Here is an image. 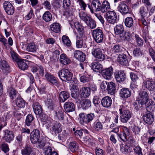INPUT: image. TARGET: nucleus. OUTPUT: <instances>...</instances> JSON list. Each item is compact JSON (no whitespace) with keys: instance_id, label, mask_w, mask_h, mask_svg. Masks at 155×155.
I'll use <instances>...</instances> for the list:
<instances>
[{"instance_id":"13","label":"nucleus","mask_w":155,"mask_h":155,"mask_svg":"<svg viewBox=\"0 0 155 155\" xmlns=\"http://www.w3.org/2000/svg\"><path fill=\"white\" fill-rule=\"evenodd\" d=\"M112 101L111 98L108 96L104 97L101 100L102 106L106 108L110 107L112 104Z\"/></svg>"},{"instance_id":"27","label":"nucleus","mask_w":155,"mask_h":155,"mask_svg":"<svg viewBox=\"0 0 155 155\" xmlns=\"http://www.w3.org/2000/svg\"><path fill=\"white\" fill-rule=\"evenodd\" d=\"M110 8V3L106 0L104 1L101 4V11L102 13L107 12Z\"/></svg>"},{"instance_id":"24","label":"nucleus","mask_w":155,"mask_h":155,"mask_svg":"<svg viewBox=\"0 0 155 155\" xmlns=\"http://www.w3.org/2000/svg\"><path fill=\"white\" fill-rule=\"evenodd\" d=\"M101 3L99 0H93L91 2V5L93 8L94 11H101Z\"/></svg>"},{"instance_id":"51","label":"nucleus","mask_w":155,"mask_h":155,"mask_svg":"<svg viewBox=\"0 0 155 155\" xmlns=\"http://www.w3.org/2000/svg\"><path fill=\"white\" fill-rule=\"evenodd\" d=\"M37 143L38 144V146L39 148L41 149L44 148V147L45 146V147L48 146H47L48 143H47L46 140L45 138L39 140Z\"/></svg>"},{"instance_id":"31","label":"nucleus","mask_w":155,"mask_h":155,"mask_svg":"<svg viewBox=\"0 0 155 155\" xmlns=\"http://www.w3.org/2000/svg\"><path fill=\"white\" fill-rule=\"evenodd\" d=\"M61 25L59 23L56 22L54 23L50 26V28L53 32L58 33L61 31Z\"/></svg>"},{"instance_id":"50","label":"nucleus","mask_w":155,"mask_h":155,"mask_svg":"<svg viewBox=\"0 0 155 155\" xmlns=\"http://www.w3.org/2000/svg\"><path fill=\"white\" fill-rule=\"evenodd\" d=\"M34 119V117L31 114H28L26 117L25 121V124L27 126H30L31 125Z\"/></svg>"},{"instance_id":"42","label":"nucleus","mask_w":155,"mask_h":155,"mask_svg":"<svg viewBox=\"0 0 155 155\" xmlns=\"http://www.w3.org/2000/svg\"><path fill=\"white\" fill-rule=\"evenodd\" d=\"M81 94L85 97H88L90 94V89L89 87H82L81 90Z\"/></svg>"},{"instance_id":"12","label":"nucleus","mask_w":155,"mask_h":155,"mask_svg":"<svg viewBox=\"0 0 155 155\" xmlns=\"http://www.w3.org/2000/svg\"><path fill=\"white\" fill-rule=\"evenodd\" d=\"M113 73V68L110 67L102 70L101 74L105 79L109 80L111 78Z\"/></svg>"},{"instance_id":"2","label":"nucleus","mask_w":155,"mask_h":155,"mask_svg":"<svg viewBox=\"0 0 155 155\" xmlns=\"http://www.w3.org/2000/svg\"><path fill=\"white\" fill-rule=\"evenodd\" d=\"M121 121L124 123H127L131 117L132 114L128 110H126L125 107L120 106L119 109Z\"/></svg>"},{"instance_id":"28","label":"nucleus","mask_w":155,"mask_h":155,"mask_svg":"<svg viewBox=\"0 0 155 155\" xmlns=\"http://www.w3.org/2000/svg\"><path fill=\"white\" fill-rule=\"evenodd\" d=\"M46 79L51 83L55 84L58 83L57 78L49 73H46L45 75Z\"/></svg>"},{"instance_id":"44","label":"nucleus","mask_w":155,"mask_h":155,"mask_svg":"<svg viewBox=\"0 0 155 155\" xmlns=\"http://www.w3.org/2000/svg\"><path fill=\"white\" fill-rule=\"evenodd\" d=\"M124 23L125 25L127 27L130 28L132 27L134 23V20L131 17H127L125 19Z\"/></svg>"},{"instance_id":"48","label":"nucleus","mask_w":155,"mask_h":155,"mask_svg":"<svg viewBox=\"0 0 155 155\" xmlns=\"http://www.w3.org/2000/svg\"><path fill=\"white\" fill-rule=\"evenodd\" d=\"M9 95L11 99L13 100L16 97L17 92L13 88H10L8 91Z\"/></svg>"},{"instance_id":"43","label":"nucleus","mask_w":155,"mask_h":155,"mask_svg":"<svg viewBox=\"0 0 155 155\" xmlns=\"http://www.w3.org/2000/svg\"><path fill=\"white\" fill-rule=\"evenodd\" d=\"M135 41L137 46H141L143 45V41L140 35L136 34L135 36Z\"/></svg>"},{"instance_id":"34","label":"nucleus","mask_w":155,"mask_h":155,"mask_svg":"<svg viewBox=\"0 0 155 155\" xmlns=\"http://www.w3.org/2000/svg\"><path fill=\"white\" fill-rule=\"evenodd\" d=\"M92 69L95 71H100L102 68V65L99 62L94 61L91 64Z\"/></svg>"},{"instance_id":"18","label":"nucleus","mask_w":155,"mask_h":155,"mask_svg":"<svg viewBox=\"0 0 155 155\" xmlns=\"http://www.w3.org/2000/svg\"><path fill=\"white\" fill-rule=\"evenodd\" d=\"M34 111L36 115H40L42 112V109L41 105L38 102L33 103L32 105Z\"/></svg>"},{"instance_id":"30","label":"nucleus","mask_w":155,"mask_h":155,"mask_svg":"<svg viewBox=\"0 0 155 155\" xmlns=\"http://www.w3.org/2000/svg\"><path fill=\"white\" fill-rule=\"evenodd\" d=\"M145 104V102L142 101H141L139 100H137L136 101L134 102L133 103L134 109L137 111L141 109L143 106Z\"/></svg>"},{"instance_id":"45","label":"nucleus","mask_w":155,"mask_h":155,"mask_svg":"<svg viewBox=\"0 0 155 155\" xmlns=\"http://www.w3.org/2000/svg\"><path fill=\"white\" fill-rule=\"evenodd\" d=\"M62 40L64 45L70 47L71 45V42L68 36L64 35L62 37Z\"/></svg>"},{"instance_id":"46","label":"nucleus","mask_w":155,"mask_h":155,"mask_svg":"<svg viewBox=\"0 0 155 155\" xmlns=\"http://www.w3.org/2000/svg\"><path fill=\"white\" fill-rule=\"evenodd\" d=\"M91 29H94L96 26V22L91 17L86 23Z\"/></svg>"},{"instance_id":"14","label":"nucleus","mask_w":155,"mask_h":155,"mask_svg":"<svg viewBox=\"0 0 155 155\" xmlns=\"http://www.w3.org/2000/svg\"><path fill=\"white\" fill-rule=\"evenodd\" d=\"M116 81L119 82H122L125 80L126 75L123 71H116L114 73Z\"/></svg>"},{"instance_id":"47","label":"nucleus","mask_w":155,"mask_h":155,"mask_svg":"<svg viewBox=\"0 0 155 155\" xmlns=\"http://www.w3.org/2000/svg\"><path fill=\"white\" fill-rule=\"evenodd\" d=\"M68 135V131L64 130L62 133L58 135V138L59 140L63 141L67 139Z\"/></svg>"},{"instance_id":"9","label":"nucleus","mask_w":155,"mask_h":155,"mask_svg":"<svg viewBox=\"0 0 155 155\" xmlns=\"http://www.w3.org/2000/svg\"><path fill=\"white\" fill-rule=\"evenodd\" d=\"M118 11L123 15H125L129 13L128 7L125 2H122L119 4L117 7Z\"/></svg>"},{"instance_id":"1","label":"nucleus","mask_w":155,"mask_h":155,"mask_svg":"<svg viewBox=\"0 0 155 155\" xmlns=\"http://www.w3.org/2000/svg\"><path fill=\"white\" fill-rule=\"evenodd\" d=\"M74 27L76 29L78 32L77 36L76 46L78 48H81L83 45L84 48H86V46L84 45L83 38H84V27L78 22H76L74 23Z\"/></svg>"},{"instance_id":"11","label":"nucleus","mask_w":155,"mask_h":155,"mask_svg":"<svg viewBox=\"0 0 155 155\" xmlns=\"http://www.w3.org/2000/svg\"><path fill=\"white\" fill-rule=\"evenodd\" d=\"M143 87L145 89L146 88L150 91H152L155 88V82L153 80L147 79L146 81L143 82Z\"/></svg>"},{"instance_id":"40","label":"nucleus","mask_w":155,"mask_h":155,"mask_svg":"<svg viewBox=\"0 0 155 155\" xmlns=\"http://www.w3.org/2000/svg\"><path fill=\"white\" fill-rule=\"evenodd\" d=\"M16 103L17 106L20 108H24L25 106V102L21 97H18L16 100Z\"/></svg>"},{"instance_id":"38","label":"nucleus","mask_w":155,"mask_h":155,"mask_svg":"<svg viewBox=\"0 0 155 155\" xmlns=\"http://www.w3.org/2000/svg\"><path fill=\"white\" fill-rule=\"evenodd\" d=\"M114 31L116 35H120L124 31V28L122 25H117L114 28Z\"/></svg>"},{"instance_id":"56","label":"nucleus","mask_w":155,"mask_h":155,"mask_svg":"<svg viewBox=\"0 0 155 155\" xmlns=\"http://www.w3.org/2000/svg\"><path fill=\"white\" fill-rule=\"evenodd\" d=\"M123 49L124 48L121 46L119 44H117L114 46L112 51L115 53H117L121 52Z\"/></svg>"},{"instance_id":"7","label":"nucleus","mask_w":155,"mask_h":155,"mask_svg":"<svg viewBox=\"0 0 155 155\" xmlns=\"http://www.w3.org/2000/svg\"><path fill=\"white\" fill-rule=\"evenodd\" d=\"M117 61L121 65L123 66H128L130 58L126 54H120L117 58Z\"/></svg>"},{"instance_id":"59","label":"nucleus","mask_w":155,"mask_h":155,"mask_svg":"<svg viewBox=\"0 0 155 155\" xmlns=\"http://www.w3.org/2000/svg\"><path fill=\"white\" fill-rule=\"evenodd\" d=\"M133 150L136 154L137 155H143L142 152V149L139 146L134 147Z\"/></svg>"},{"instance_id":"52","label":"nucleus","mask_w":155,"mask_h":155,"mask_svg":"<svg viewBox=\"0 0 155 155\" xmlns=\"http://www.w3.org/2000/svg\"><path fill=\"white\" fill-rule=\"evenodd\" d=\"M93 127L96 131L101 130L103 128L101 123L98 121H96L94 123Z\"/></svg>"},{"instance_id":"32","label":"nucleus","mask_w":155,"mask_h":155,"mask_svg":"<svg viewBox=\"0 0 155 155\" xmlns=\"http://www.w3.org/2000/svg\"><path fill=\"white\" fill-rule=\"evenodd\" d=\"M120 150L123 153L126 155L129 154L131 152L130 147L127 145L123 144L120 145Z\"/></svg>"},{"instance_id":"57","label":"nucleus","mask_w":155,"mask_h":155,"mask_svg":"<svg viewBox=\"0 0 155 155\" xmlns=\"http://www.w3.org/2000/svg\"><path fill=\"white\" fill-rule=\"evenodd\" d=\"M133 54L135 57H139L142 54V51L139 48L137 47L135 48L133 51Z\"/></svg>"},{"instance_id":"61","label":"nucleus","mask_w":155,"mask_h":155,"mask_svg":"<svg viewBox=\"0 0 155 155\" xmlns=\"http://www.w3.org/2000/svg\"><path fill=\"white\" fill-rule=\"evenodd\" d=\"M80 79L81 82L84 83L87 82L90 80L89 77L86 75H81L80 77Z\"/></svg>"},{"instance_id":"49","label":"nucleus","mask_w":155,"mask_h":155,"mask_svg":"<svg viewBox=\"0 0 155 155\" xmlns=\"http://www.w3.org/2000/svg\"><path fill=\"white\" fill-rule=\"evenodd\" d=\"M0 148L5 153H6V155H8V153H7L9 150L8 144L2 142L1 144H0Z\"/></svg>"},{"instance_id":"5","label":"nucleus","mask_w":155,"mask_h":155,"mask_svg":"<svg viewBox=\"0 0 155 155\" xmlns=\"http://www.w3.org/2000/svg\"><path fill=\"white\" fill-rule=\"evenodd\" d=\"M92 54L99 61H103L105 59V55L101 49L98 48H93L91 51Z\"/></svg>"},{"instance_id":"55","label":"nucleus","mask_w":155,"mask_h":155,"mask_svg":"<svg viewBox=\"0 0 155 155\" xmlns=\"http://www.w3.org/2000/svg\"><path fill=\"white\" fill-rule=\"evenodd\" d=\"M43 149L44 155H51L53 153V151H52V148L50 146H46Z\"/></svg>"},{"instance_id":"15","label":"nucleus","mask_w":155,"mask_h":155,"mask_svg":"<svg viewBox=\"0 0 155 155\" xmlns=\"http://www.w3.org/2000/svg\"><path fill=\"white\" fill-rule=\"evenodd\" d=\"M4 135L3 137L4 140L6 142L8 143H10L14 138V135L12 132L8 130H5L4 131Z\"/></svg>"},{"instance_id":"29","label":"nucleus","mask_w":155,"mask_h":155,"mask_svg":"<svg viewBox=\"0 0 155 155\" xmlns=\"http://www.w3.org/2000/svg\"><path fill=\"white\" fill-rule=\"evenodd\" d=\"M26 61V59H21L18 61L17 63L18 65L19 68L22 70H27L28 65L25 61Z\"/></svg>"},{"instance_id":"10","label":"nucleus","mask_w":155,"mask_h":155,"mask_svg":"<svg viewBox=\"0 0 155 155\" xmlns=\"http://www.w3.org/2000/svg\"><path fill=\"white\" fill-rule=\"evenodd\" d=\"M3 5L4 10L8 15H12L13 14L14 8L10 2L5 1L4 2Z\"/></svg>"},{"instance_id":"54","label":"nucleus","mask_w":155,"mask_h":155,"mask_svg":"<svg viewBox=\"0 0 155 155\" xmlns=\"http://www.w3.org/2000/svg\"><path fill=\"white\" fill-rule=\"evenodd\" d=\"M80 122L81 124H83L84 123H87V118H86V115L83 113H81L79 114Z\"/></svg>"},{"instance_id":"20","label":"nucleus","mask_w":155,"mask_h":155,"mask_svg":"<svg viewBox=\"0 0 155 155\" xmlns=\"http://www.w3.org/2000/svg\"><path fill=\"white\" fill-rule=\"evenodd\" d=\"M120 94L121 97L126 98L131 96V92L128 88H123L120 90Z\"/></svg>"},{"instance_id":"58","label":"nucleus","mask_w":155,"mask_h":155,"mask_svg":"<svg viewBox=\"0 0 155 155\" xmlns=\"http://www.w3.org/2000/svg\"><path fill=\"white\" fill-rule=\"evenodd\" d=\"M151 103L152 104L150 103V104L148 105L147 104L146 105V109L147 111L149 112H152L155 109V105L154 104H153V101H151Z\"/></svg>"},{"instance_id":"36","label":"nucleus","mask_w":155,"mask_h":155,"mask_svg":"<svg viewBox=\"0 0 155 155\" xmlns=\"http://www.w3.org/2000/svg\"><path fill=\"white\" fill-rule=\"evenodd\" d=\"M79 15L80 18L84 21L86 23L91 17L87 15L83 11L79 10Z\"/></svg>"},{"instance_id":"21","label":"nucleus","mask_w":155,"mask_h":155,"mask_svg":"<svg viewBox=\"0 0 155 155\" xmlns=\"http://www.w3.org/2000/svg\"><path fill=\"white\" fill-rule=\"evenodd\" d=\"M107 89L108 93L111 95L115 94L116 92V86L115 83L113 82L108 83Z\"/></svg>"},{"instance_id":"6","label":"nucleus","mask_w":155,"mask_h":155,"mask_svg":"<svg viewBox=\"0 0 155 155\" xmlns=\"http://www.w3.org/2000/svg\"><path fill=\"white\" fill-rule=\"evenodd\" d=\"M106 18L108 22L111 24H114L117 21L116 14L113 11H108L106 13Z\"/></svg>"},{"instance_id":"4","label":"nucleus","mask_w":155,"mask_h":155,"mask_svg":"<svg viewBox=\"0 0 155 155\" xmlns=\"http://www.w3.org/2000/svg\"><path fill=\"white\" fill-rule=\"evenodd\" d=\"M58 74L61 80L65 81H71L73 75L69 70L66 69H63L59 71L58 73Z\"/></svg>"},{"instance_id":"22","label":"nucleus","mask_w":155,"mask_h":155,"mask_svg":"<svg viewBox=\"0 0 155 155\" xmlns=\"http://www.w3.org/2000/svg\"><path fill=\"white\" fill-rule=\"evenodd\" d=\"M139 97L138 100L144 101L146 104L149 99L147 92L144 91H141L139 93Z\"/></svg>"},{"instance_id":"26","label":"nucleus","mask_w":155,"mask_h":155,"mask_svg":"<svg viewBox=\"0 0 155 155\" xmlns=\"http://www.w3.org/2000/svg\"><path fill=\"white\" fill-rule=\"evenodd\" d=\"M81 104V107L84 110L88 109L91 105V101L90 100L87 99H85L82 101Z\"/></svg>"},{"instance_id":"62","label":"nucleus","mask_w":155,"mask_h":155,"mask_svg":"<svg viewBox=\"0 0 155 155\" xmlns=\"http://www.w3.org/2000/svg\"><path fill=\"white\" fill-rule=\"evenodd\" d=\"M117 135L119 138H120V140L122 141L125 142L127 140V135H125V134L121 132L120 134H117Z\"/></svg>"},{"instance_id":"23","label":"nucleus","mask_w":155,"mask_h":155,"mask_svg":"<svg viewBox=\"0 0 155 155\" xmlns=\"http://www.w3.org/2000/svg\"><path fill=\"white\" fill-rule=\"evenodd\" d=\"M61 125L59 123L56 122L54 123L51 127L52 132L55 134H58L62 131Z\"/></svg>"},{"instance_id":"41","label":"nucleus","mask_w":155,"mask_h":155,"mask_svg":"<svg viewBox=\"0 0 155 155\" xmlns=\"http://www.w3.org/2000/svg\"><path fill=\"white\" fill-rule=\"evenodd\" d=\"M77 143L76 142H71L69 144V147L71 151L73 152H76L78 149Z\"/></svg>"},{"instance_id":"33","label":"nucleus","mask_w":155,"mask_h":155,"mask_svg":"<svg viewBox=\"0 0 155 155\" xmlns=\"http://www.w3.org/2000/svg\"><path fill=\"white\" fill-rule=\"evenodd\" d=\"M60 61L62 64L65 65L69 64L71 62V60L66 54H62L60 55Z\"/></svg>"},{"instance_id":"35","label":"nucleus","mask_w":155,"mask_h":155,"mask_svg":"<svg viewBox=\"0 0 155 155\" xmlns=\"http://www.w3.org/2000/svg\"><path fill=\"white\" fill-rule=\"evenodd\" d=\"M33 151V148L30 145H27L21 150V153L22 155H30Z\"/></svg>"},{"instance_id":"25","label":"nucleus","mask_w":155,"mask_h":155,"mask_svg":"<svg viewBox=\"0 0 155 155\" xmlns=\"http://www.w3.org/2000/svg\"><path fill=\"white\" fill-rule=\"evenodd\" d=\"M143 120L147 124H151L154 120L153 116L150 113H148L143 116Z\"/></svg>"},{"instance_id":"17","label":"nucleus","mask_w":155,"mask_h":155,"mask_svg":"<svg viewBox=\"0 0 155 155\" xmlns=\"http://www.w3.org/2000/svg\"><path fill=\"white\" fill-rule=\"evenodd\" d=\"M38 49V46L34 42L28 43L26 48V50L27 51L32 53L36 52Z\"/></svg>"},{"instance_id":"39","label":"nucleus","mask_w":155,"mask_h":155,"mask_svg":"<svg viewBox=\"0 0 155 155\" xmlns=\"http://www.w3.org/2000/svg\"><path fill=\"white\" fill-rule=\"evenodd\" d=\"M42 18L45 22H48L51 20L52 15L49 12L46 11L43 15Z\"/></svg>"},{"instance_id":"64","label":"nucleus","mask_w":155,"mask_h":155,"mask_svg":"<svg viewBox=\"0 0 155 155\" xmlns=\"http://www.w3.org/2000/svg\"><path fill=\"white\" fill-rule=\"evenodd\" d=\"M1 63V67L2 70L7 69L8 68L9 66L5 61L3 60Z\"/></svg>"},{"instance_id":"60","label":"nucleus","mask_w":155,"mask_h":155,"mask_svg":"<svg viewBox=\"0 0 155 155\" xmlns=\"http://www.w3.org/2000/svg\"><path fill=\"white\" fill-rule=\"evenodd\" d=\"M122 34L123 36L122 39L124 40L129 41L130 40V33L128 32H125Z\"/></svg>"},{"instance_id":"8","label":"nucleus","mask_w":155,"mask_h":155,"mask_svg":"<svg viewBox=\"0 0 155 155\" xmlns=\"http://www.w3.org/2000/svg\"><path fill=\"white\" fill-rule=\"evenodd\" d=\"M40 136V132L37 129H34L31 134L30 140L33 144L37 143Z\"/></svg>"},{"instance_id":"53","label":"nucleus","mask_w":155,"mask_h":155,"mask_svg":"<svg viewBox=\"0 0 155 155\" xmlns=\"http://www.w3.org/2000/svg\"><path fill=\"white\" fill-rule=\"evenodd\" d=\"M148 12L145 8L143 6H141L140 8L139 14L140 15L141 18H144L147 15Z\"/></svg>"},{"instance_id":"3","label":"nucleus","mask_w":155,"mask_h":155,"mask_svg":"<svg viewBox=\"0 0 155 155\" xmlns=\"http://www.w3.org/2000/svg\"><path fill=\"white\" fill-rule=\"evenodd\" d=\"M92 34L95 41L97 43H101L104 41L105 36L101 29L97 28L94 30Z\"/></svg>"},{"instance_id":"19","label":"nucleus","mask_w":155,"mask_h":155,"mask_svg":"<svg viewBox=\"0 0 155 155\" xmlns=\"http://www.w3.org/2000/svg\"><path fill=\"white\" fill-rule=\"evenodd\" d=\"M74 56L76 59L81 62L84 61L85 60V54L79 50H76L74 51Z\"/></svg>"},{"instance_id":"37","label":"nucleus","mask_w":155,"mask_h":155,"mask_svg":"<svg viewBox=\"0 0 155 155\" xmlns=\"http://www.w3.org/2000/svg\"><path fill=\"white\" fill-rule=\"evenodd\" d=\"M59 96L60 101L63 102L69 98V94L67 92L63 91L60 93Z\"/></svg>"},{"instance_id":"16","label":"nucleus","mask_w":155,"mask_h":155,"mask_svg":"<svg viewBox=\"0 0 155 155\" xmlns=\"http://www.w3.org/2000/svg\"><path fill=\"white\" fill-rule=\"evenodd\" d=\"M64 107L65 110L67 112L73 111L75 110L74 104L70 101L66 102L64 104Z\"/></svg>"},{"instance_id":"63","label":"nucleus","mask_w":155,"mask_h":155,"mask_svg":"<svg viewBox=\"0 0 155 155\" xmlns=\"http://www.w3.org/2000/svg\"><path fill=\"white\" fill-rule=\"evenodd\" d=\"M56 114L57 117L59 120H64V115L63 110L58 111L56 113Z\"/></svg>"}]
</instances>
